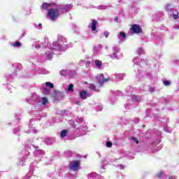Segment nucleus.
Wrapping results in <instances>:
<instances>
[{
  "label": "nucleus",
  "mask_w": 179,
  "mask_h": 179,
  "mask_svg": "<svg viewBox=\"0 0 179 179\" xmlns=\"http://www.w3.org/2000/svg\"><path fill=\"white\" fill-rule=\"evenodd\" d=\"M66 38L64 37L62 35H58L57 41L53 42L52 44L48 45L45 47L41 41H36L34 43V46L36 50H40V48H44L45 54L43 55L44 59L51 60L55 54H59L68 48L73 47L72 43H67Z\"/></svg>",
  "instance_id": "nucleus-1"
},
{
  "label": "nucleus",
  "mask_w": 179,
  "mask_h": 179,
  "mask_svg": "<svg viewBox=\"0 0 179 179\" xmlns=\"http://www.w3.org/2000/svg\"><path fill=\"white\" fill-rule=\"evenodd\" d=\"M72 8H73V5L67 4L66 6H58L56 8H50L48 11V17L52 22H55V20L58 19L62 13L69 12Z\"/></svg>",
  "instance_id": "nucleus-2"
},
{
  "label": "nucleus",
  "mask_w": 179,
  "mask_h": 179,
  "mask_svg": "<svg viewBox=\"0 0 179 179\" xmlns=\"http://www.w3.org/2000/svg\"><path fill=\"white\" fill-rule=\"evenodd\" d=\"M141 100H142L141 96L138 95H132L131 99L127 100L124 104V108L126 110H132V108H135L134 103H141Z\"/></svg>",
  "instance_id": "nucleus-3"
},
{
  "label": "nucleus",
  "mask_w": 179,
  "mask_h": 179,
  "mask_svg": "<svg viewBox=\"0 0 179 179\" xmlns=\"http://www.w3.org/2000/svg\"><path fill=\"white\" fill-rule=\"evenodd\" d=\"M96 80L99 82V87H101L106 82H108L110 78H104V75L103 73L96 76Z\"/></svg>",
  "instance_id": "nucleus-4"
},
{
  "label": "nucleus",
  "mask_w": 179,
  "mask_h": 179,
  "mask_svg": "<svg viewBox=\"0 0 179 179\" xmlns=\"http://www.w3.org/2000/svg\"><path fill=\"white\" fill-rule=\"evenodd\" d=\"M113 54L110 55V58L112 59H118L120 56L118 54H120V48L118 46H113Z\"/></svg>",
  "instance_id": "nucleus-5"
},
{
  "label": "nucleus",
  "mask_w": 179,
  "mask_h": 179,
  "mask_svg": "<svg viewBox=\"0 0 179 179\" xmlns=\"http://www.w3.org/2000/svg\"><path fill=\"white\" fill-rule=\"evenodd\" d=\"M80 166V161H74L70 164L69 169L73 170V171H76Z\"/></svg>",
  "instance_id": "nucleus-6"
},
{
  "label": "nucleus",
  "mask_w": 179,
  "mask_h": 179,
  "mask_svg": "<svg viewBox=\"0 0 179 179\" xmlns=\"http://www.w3.org/2000/svg\"><path fill=\"white\" fill-rule=\"evenodd\" d=\"M92 96V93L86 91V90H82L80 92V97L83 100H86L87 97H91Z\"/></svg>",
  "instance_id": "nucleus-7"
},
{
  "label": "nucleus",
  "mask_w": 179,
  "mask_h": 179,
  "mask_svg": "<svg viewBox=\"0 0 179 179\" xmlns=\"http://www.w3.org/2000/svg\"><path fill=\"white\" fill-rule=\"evenodd\" d=\"M99 22L96 20H92V22L89 24L88 27L91 28L92 31H96Z\"/></svg>",
  "instance_id": "nucleus-8"
},
{
  "label": "nucleus",
  "mask_w": 179,
  "mask_h": 179,
  "mask_svg": "<svg viewBox=\"0 0 179 179\" xmlns=\"http://www.w3.org/2000/svg\"><path fill=\"white\" fill-rule=\"evenodd\" d=\"M117 38L119 40V43L121 44V43H124V41L127 40V34H125V32L124 31H120L117 35Z\"/></svg>",
  "instance_id": "nucleus-9"
},
{
  "label": "nucleus",
  "mask_w": 179,
  "mask_h": 179,
  "mask_svg": "<svg viewBox=\"0 0 179 179\" xmlns=\"http://www.w3.org/2000/svg\"><path fill=\"white\" fill-rule=\"evenodd\" d=\"M131 30L134 31V33H136V34L141 33L142 31V29H141V27L138 24H134L132 25Z\"/></svg>",
  "instance_id": "nucleus-10"
},
{
  "label": "nucleus",
  "mask_w": 179,
  "mask_h": 179,
  "mask_svg": "<svg viewBox=\"0 0 179 179\" xmlns=\"http://www.w3.org/2000/svg\"><path fill=\"white\" fill-rule=\"evenodd\" d=\"M36 75H47L48 71L44 69H37L34 71Z\"/></svg>",
  "instance_id": "nucleus-11"
},
{
  "label": "nucleus",
  "mask_w": 179,
  "mask_h": 179,
  "mask_svg": "<svg viewBox=\"0 0 179 179\" xmlns=\"http://www.w3.org/2000/svg\"><path fill=\"white\" fill-rule=\"evenodd\" d=\"M50 8H51V3H43L41 6V10H50Z\"/></svg>",
  "instance_id": "nucleus-12"
},
{
  "label": "nucleus",
  "mask_w": 179,
  "mask_h": 179,
  "mask_svg": "<svg viewBox=\"0 0 179 179\" xmlns=\"http://www.w3.org/2000/svg\"><path fill=\"white\" fill-rule=\"evenodd\" d=\"M100 87H96L94 84H89V89L92 92H100Z\"/></svg>",
  "instance_id": "nucleus-13"
},
{
  "label": "nucleus",
  "mask_w": 179,
  "mask_h": 179,
  "mask_svg": "<svg viewBox=\"0 0 179 179\" xmlns=\"http://www.w3.org/2000/svg\"><path fill=\"white\" fill-rule=\"evenodd\" d=\"M94 64L97 69H101V68L103 66V62L99 59H96L94 61Z\"/></svg>",
  "instance_id": "nucleus-14"
},
{
  "label": "nucleus",
  "mask_w": 179,
  "mask_h": 179,
  "mask_svg": "<svg viewBox=\"0 0 179 179\" xmlns=\"http://www.w3.org/2000/svg\"><path fill=\"white\" fill-rule=\"evenodd\" d=\"M162 84L164 86H166V87L169 86H171V80H167V79H162Z\"/></svg>",
  "instance_id": "nucleus-15"
},
{
  "label": "nucleus",
  "mask_w": 179,
  "mask_h": 179,
  "mask_svg": "<svg viewBox=\"0 0 179 179\" xmlns=\"http://www.w3.org/2000/svg\"><path fill=\"white\" fill-rule=\"evenodd\" d=\"M101 52V46L96 45L94 48V54H100Z\"/></svg>",
  "instance_id": "nucleus-16"
},
{
  "label": "nucleus",
  "mask_w": 179,
  "mask_h": 179,
  "mask_svg": "<svg viewBox=\"0 0 179 179\" xmlns=\"http://www.w3.org/2000/svg\"><path fill=\"white\" fill-rule=\"evenodd\" d=\"M115 79H117V80H122V79H124V76H125V74L123 73H117L115 74Z\"/></svg>",
  "instance_id": "nucleus-17"
},
{
  "label": "nucleus",
  "mask_w": 179,
  "mask_h": 179,
  "mask_svg": "<svg viewBox=\"0 0 179 179\" xmlns=\"http://www.w3.org/2000/svg\"><path fill=\"white\" fill-rule=\"evenodd\" d=\"M61 76H69V70H62L59 72Z\"/></svg>",
  "instance_id": "nucleus-18"
},
{
  "label": "nucleus",
  "mask_w": 179,
  "mask_h": 179,
  "mask_svg": "<svg viewBox=\"0 0 179 179\" xmlns=\"http://www.w3.org/2000/svg\"><path fill=\"white\" fill-rule=\"evenodd\" d=\"M11 47H14L15 48H19L20 47H22V43L19 41L14 42L11 43Z\"/></svg>",
  "instance_id": "nucleus-19"
},
{
  "label": "nucleus",
  "mask_w": 179,
  "mask_h": 179,
  "mask_svg": "<svg viewBox=\"0 0 179 179\" xmlns=\"http://www.w3.org/2000/svg\"><path fill=\"white\" fill-rule=\"evenodd\" d=\"M156 44H159L162 45L164 43V39L163 38H157L155 41Z\"/></svg>",
  "instance_id": "nucleus-20"
},
{
  "label": "nucleus",
  "mask_w": 179,
  "mask_h": 179,
  "mask_svg": "<svg viewBox=\"0 0 179 179\" xmlns=\"http://www.w3.org/2000/svg\"><path fill=\"white\" fill-rule=\"evenodd\" d=\"M69 76H70V78L76 76V71L73 70H69Z\"/></svg>",
  "instance_id": "nucleus-21"
},
{
  "label": "nucleus",
  "mask_w": 179,
  "mask_h": 179,
  "mask_svg": "<svg viewBox=\"0 0 179 179\" xmlns=\"http://www.w3.org/2000/svg\"><path fill=\"white\" fill-rule=\"evenodd\" d=\"M107 8H108V6H106V5H100L96 7V8H98L99 10H103L104 9H107Z\"/></svg>",
  "instance_id": "nucleus-22"
},
{
  "label": "nucleus",
  "mask_w": 179,
  "mask_h": 179,
  "mask_svg": "<svg viewBox=\"0 0 179 179\" xmlns=\"http://www.w3.org/2000/svg\"><path fill=\"white\" fill-rule=\"evenodd\" d=\"M45 86H46V87H49V89L54 88V84L52 83L46 82L45 83Z\"/></svg>",
  "instance_id": "nucleus-23"
},
{
  "label": "nucleus",
  "mask_w": 179,
  "mask_h": 179,
  "mask_svg": "<svg viewBox=\"0 0 179 179\" xmlns=\"http://www.w3.org/2000/svg\"><path fill=\"white\" fill-rule=\"evenodd\" d=\"M166 10L167 12H173V6L171 4H168L166 6Z\"/></svg>",
  "instance_id": "nucleus-24"
},
{
  "label": "nucleus",
  "mask_w": 179,
  "mask_h": 179,
  "mask_svg": "<svg viewBox=\"0 0 179 179\" xmlns=\"http://www.w3.org/2000/svg\"><path fill=\"white\" fill-rule=\"evenodd\" d=\"M66 134H68V130H62L60 134L61 138H65V136H66Z\"/></svg>",
  "instance_id": "nucleus-25"
},
{
  "label": "nucleus",
  "mask_w": 179,
  "mask_h": 179,
  "mask_svg": "<svg viewBox=\"0 0 179 179\" xmlns=\"http://www.w3.org/2000/svg\"><path fill=\"white\" fill-rule=\"evenodd\" d=\"M139 61H141V59H139V57H135L133 59V62H134V65H139Z\"/></svg>",
  "instance_id": "nucleus-26"
},
{
  "label": "nucleus",
  "mask_w": 179,
  "mask_h": 179,
  "mask_svg": "<svg viewBox=\"0 0 179 179\" xmlns=\"http://www.w3.org/2000/svg\"><path fill=\"white\" fill-rule=\"evenodd\" d=\"M48 103V99H47V97H43L42 98V104H43V106H45Z\"/></svg>",
  "instance_id": "nucleus-27"
},
{
  "label": "nucleus",
  "mask_w": 179,
  "mask_h": 179,
  "mask_svg": "<svg viewBox=\"0 0 179 179\" xmlns=\"http://www.w3.org/2000/svg\"><path fill=\"white\" fill-rule=\"evenodd\" d=\"M42 91H43V94H46V95L50 94V90L47 88H43Z\"/></svg>",
  "instance_id": "nucleus-28"
},
{
  "label": "nucleus",
  "mask_w": 179,
  "mask_h": 179,
  "mask_svg": "<svg viewBox=\"0 0 179 179\" xmlns=\"http://www.w3.org/2000/svg\"><path fill=\"white\" fill-rule=\"evenodd\" d=\"M68 92H73V84H70L67 88Z\"/></svg>",
  "instance_id": "nucleus-29"
},
{
  "label": "nucleus",
  "mask_w": 179,
  "mask_h": 179,
  "mask_svg": "<svg viewBox=\"0 0 179 179\" xmlns=\"http://www.w3.org/2000/svg\"><path fill=\"white\" fill-rule=\"evenodd\" d=\"M173 19L177 20V19H178V17H179V13H173Z\"/></svg>",
  "instance_id": "nucleus-30"
},
{
  "label": "nucleus",
  "mask_w": 179,
  "mask_h": 179,
  "mask_svg": "<svg viewBox=\"0 0 179 179\" xmlns=\"http://www.w3.org/2000/svg\"><path fill=\"white\" fill-rule=\"evenodd\" d=\"M143 52V48H140L137 50V54H138V55H141V54H142Z\"/></svg>",
  "instance_id": "nucleus-31"
},
{
  "label": "nucleus",
  "mask_w": 179,
  "mask_h": 179,
  "mask_svg": "<svg viewBox=\"0 0 179 179\" xmlns=\"http://www.w3.org/2000/svg\"><path fill=\"white\" fill-rule=\"evenodd\" d=\"M162 176H163V172L160 171L157 175L156 177L157 178H162Z\"/></svg>",
  "instance_id": "nucleus-32"
},
{
  "label": "nucleus",
  "mask_w": 179,
  "mask_h": 179,
  "mask_svg": "<svg viewBox=\"0 0 179 179\" xmlns=\"http://www.w3.org/2000/svg\"><path fill=\"white\" fill-rule=\"evenodd\" d=\"M155 87H148V91L150 92V93H153V92H155Z\"/></svg>",
  "instance_id": "nucleus-33"
},
{
  "label": "nucleus",
  "mask_w": 179,
  "mask_h": 179,
  "mask_svg": "<svg viewBox=\"0 0 179 179\" xmlns=\"http://www.w3.org/2000/svg\"><path fill=\"white\" fill-rule=\"evenodd\" d=\"M173 29H175L176 30H179V23L175 24L173 26Z\"/></svg>",
  "instance_id": "nucleus-34"
},
{
  "label": "nucleus",
  "mask_w": 179,
  "mask_h": 179,
  "mask_svg": "<svg viewBox=\"0 0 179 179\" xmlns=\"http://www.w3.org/2000/svg\"><path fill=\"white\" fill-rule=\"evenodd\" d=\"M111 146H113V143H111L110 141H107L106 142V147L107 148H111Z\"/></svg>",
  "instance_id": "nucleus-35"
},
{
  "label": "nucleus",
  "mask_w": 179,
  "mask_h": 179,
  "mask_svg": "<svg viewBox=\"0 0 179 179\" xmlns=\"http://www.w3.org/2000/svg\"><path fill=\"white\" fill-rule=\"evenodd\" d=\"M34 27H36V29H41V23L34 24Z\"/></svg>",
  "instance_id": "nucleus-36"
},
{
  "label": "nucleus",
  "mask_w": 179,
  "mask_h": 179,
  "mask_svg": "<svg viewBox=\"0 0 179 179\" xmlns=\"http://www.w3.org/2000/svg\"><path fill=\"white\" fill-rule=\"evenodd\" d=\"M104 36L107 38V37H108V36H110V33H108V31H105L104 32Z\"/></svg>",
  "instance_id": "nucleus-37"
},
{
  "label": "nucleus",
  "mask_w": 179,
  "mask_h": 179,
  "mask_svg": "<svg viewBox=\"0 0 179 179\" xmlns=\"http://www.w3.org/2000/svg\"><path fill=\"white\" fill-rule=\"evenodd\" d=\"M126 90L128 93H131V92H132V90H131V87H127Z\"/></svg>",
  "instance_id": "nucleus-38"
},
{
  "label": "nucleus",
  "mask_w": 179,
  "mask_h": 179,
  "mask_svg": "<svg viewBox=\"0 0 179 179\" xmlns=\"http://www.w3.org/2000/svg\"><path fill=\"white\" fill-rule=\"evenodd\" d=\"M133 141H135L136 143H139V141H138V140L135 137H133Z\"/></svg>",
  "instance_id": "nucleus-39"
},
{
  "label": "nucleus",
  "mask_w": 179,
  "mask_h": 179,
  "mask_svg": "<svg viewBox=\"0 0 179 179\" xmlns=\"http://www.w3.org/2000/svg\"><path fill=\"white\" fill-rule=\"evenodd\" d=\"M13 76V74L9 76L8 80H10V79H12Z\"/></svg>",
  "instance_id": "nucleus-40"
},
{
  "label": "nucleus",
  "mask_w": 179,
  "mask_h": 179,
  "mask_svg": "<svg viewBox=\"0 0 179 179\" xmlns=\"http://www.w3.org/2000/svg\"><path fill=\"white\" fill-rule=\"evenodd\" d=\"M136 76H137V78H141V76H139V73L138 74V73H136Z\"/></svg>",
  "instance_id": "nucleus-41"
},
{
  "label": "nucleus",
  "mask_w": 179,
  "mask_h": 179,
  "mask_svg": "<svg viewBox=\"0 0 179 179\" xmlns=\"http://www.w3.org/2000/svg\"><path fill=\"white\" fill-rule=\"evenodd\" d=\"M80 103V102L77 101V102L76 103V104H77V106H79Z\"/></svg>",
  "instance_id": "nucleus-42"
},
{
  "label": "nucleus",
  "mask_w": 179,
  "mask_h": 179,
  "mask_svg": "<svg viewBox=\"0 0 179 179\" xmlns=\"http://www.w3.org/2000/svg\"><path fill=\"white\" fill-rule=\"evenodd\" d=\"M115 22H117L118 17H116L115 18Z\"/></svg>",
  "instance_id": "nucleus-43"
},
{
  "label": "nucleus",
  "mask_w": 179,
  "mask_h": 179,
  "mask_svg": "<svg viewBox=\"0 0 179 179\" xmlns=\"http://www.w3.org/2000/svg\"><path fill=\"white\" fill-rule=\"evenodd\" d=\"M34 59H37V56H34Z\"/></svg>",
  "instance_id": "nucleus-44"
},
{
  "label": "nucleus",
  "mask_w": 179,
  "mask_h": 179,
  "mask_svg": "<svg viewBox=\"0 0 179 179\" xmlns=\"http://www.w3.org/2000/svg\"><path fill=\"white\" fill-rule=\"evenodd\" d=\"M98 111H101V106H100V109Z\"/></svg>",
  "instance_id": "nucleus-45"
},
{
  "label": "nucleus",
  "mask_w": 179,
  "mask_h": 179,
  "mask_svg": "<svg viewBox=\"0 0 179 179\" xmlns=\"http://www.w3.org/2000/svg\"><path fill=\"white\" fill-rule=\"evenodd\" d=\"M26 34H22V36H24Z\"/></svg>",
  "instance_id": "nucleus-46"
},
{
  "label": "nucleus",
  "mask_w": 179,
  "mask_h": 179,
  "mask_svg": "<svg viewBox=\"0 0 179 179\" xmlns=\"http://www.w3.org/2000/svg\"><path fill=\"white\" fill-rule=\"evenodd\" d=\"M169 179H173V177H170Z\"/></svg>",
  "instance_id": "nucleus-47"
},
{
  "label": "nucleus",
  "mask_w": 179,
  "mask_h": 179,
  "mask_svg": "<svg viewBox=\"0 0 179 179\" xmlns=\"http://www.w3.org/2000/svg\"><path fill=\"white\" fill-rule=\"evenodd\" d=\"M145 124H143V127L145 128Z\"/></svg>",
  "instance_id": "nucleus-48"
},
{
  "label": "nucleus",
  "mask_w": 179,
  "mask_h": 179,
  "mask_svg": "<svg viewBox=\"0 0 179 179\" xmlns=\"http://www.w3.org/2000/svg\"><path fill=\"white\" fill-rule=\"evenodd\" d=\"M14 66H16V64H14Z\"/></svg>",
  "instance_id": "nucleus-49"
},
{
  "label": "nucleus",
  "mask_w": 179,
  "mask_h": 179,
  "mask_svg": "<svg viewBox=\"0 0 179 179\" xmlns=\"http://www.w3.org/2000/svg\"><path fill=\"white\" fill-rule=\"evenodd\" d=\"M154 16H156V14H155Z\"/></svg>",
  "instance_id": "nucleus-50"
},
{
  "label": "nucleus",
  "mask_w": 179,
  "mask_h": 179,
  "mask_svg": "<svg viewBox=\"0 0 179 179\" xmlns=\"http://www.w3.org/2000/svg\"><path fill=\"white\" fill-rule=\"evenodd\" d=\"M82 62H85V61H82Z\"/></svg>",
  "instance_id": "nucleus-51"
},
{
  "label": "nucleus",
  "mask_w": 179,
  "mask_h": 179,
  "mask_svg": "<svg viewBox=\"0 0 179 179\" xmlns=\"http://www.w3.org/2000/svg\"><path fill=\"white\" fill-rule=\"evenodd\" d=\"M34 101H36V99H34Z\"/></svg>",
  "instance_id": "nucleus-52"
}]
</instances>
